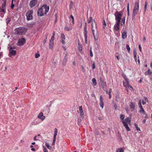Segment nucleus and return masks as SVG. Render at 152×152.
Instances as JSON below:
<instances>
[{"label":"nucleus","instance_id":"39","mask_svg":"<svg viewBox=\"0 0 152 152\" xmlns=\"http://www.w3.org/2000/svg\"><path fill=\"white\" fill-rule=\"evenodd\" d=\"M126 49L129 52V51L130 50V48L129 47V46L128 45H127L126 46Z\"/></svg>","mask_w":152,"mask_h":152},{"label":"nucleus","instance_id":"31","mask_svg":"<svg viewBox=\"0 0 152 152\" xmlns=\"http://www.w3.org/2000/svg\"><path fill=\"white\" fill-rule=\"evenodd\" d=\"M129 4L128 3L127 4V10L128 15H129Z\"/></svg>","mask_w":152,"mask_h":152},{"label":"nucleus","instance_id":"13","mask_svg":"<svg viewBox=\"0 0 152 152\" xmlns=\"http://www.w3.org/2000/svg\"><path fill=\"white\" fill-rule=\"evenodd\" d=\"M9 52L13 56L15 55L16 51L15 50H13L12 48H10L9 49Z\"/></svg>","mask_w":152,"mask_h":152},{"label":"nucleus","instance_id":"2","mask_svg":"<svg viewBox=\"0 0 152 152\" xmlns=\"http://www.w3.org/2000/svg\"><path fill=\"white\" fill-rule=\"evenodd\" d=\"M49 7L47 5H45L41 7L37 11V14L39 16H40L46 14L48 11Z\"/></svg>","mask_w":152,"mask_h":152},{"label":"nucleus","instance_id":"8","mask_svg":"<svg viewBox=\"0 0 152 152\" xmlns=\"http://www.w3.org/2000/svg\"><path fill=\"white\" fill-rule=\"evenodd\" d=\"M100 103L99 105L101 108L102 109L104 107V103L103 102V99L102 98V96L101 95L100 96Z\"/></svg>","mask_w":152,"mask_h":152},{"label":"nucleus","instance_id":"33","mask_svg":"<svg viewBox=\"0 0 152 152\" xmlns=\"http://www.w3.org/2000/svg\"><path fill=\"white\" fill-rule=\"evenodd\" d=\"M45 145L48 149H50L51 147L47 142H45Z\"/></svg>","mask_w":152,"mask_h":152},{"label":"nucleus","instance_id":"10","mask_svg":"<svg viewBox=\"0 0 152 152\" xmlns=\"http://www.w3.org/2000/svg\"><path fill=\"white\" fill-rule=\"evenodd\" d=\"M38 118L41 119L42 121L44 120L45 118V116H43L42 112L40 113L38 116Z\"/></svg>","mask_w":152,"mask_h":152},{"label":"nucleus","instance_id":"58","mask_svg":"<svg viewBox=\"0 0 152 152\" xmlns=\"http://www.w3.org/2000/svg\"><path fill=\"white\" fill-rule=\"evenodd\" d=\"M139 48L140 51L141 52L142 51V48L140 45L139 46Z\"/></svg>","mask_w":152,"mask_h":152},{"label":"nucleus","instance_id":"62","mask_svg":"<svg viewBox=\"0 0 152 152\" xmlns=\"http://www.w3.org/2000/svg\"><path fill=\"white\" fill-rule=\"evenodd\" d=\"M5 9H2L1 11L3 12H4L5 11L4 10Z\"/></svg>","mask_w":152,"mask_h":152},{"label":"nucleus","instance_id":"47","mask_svg":"<svg viewBox=\"0 0 152 152\" xmlns=\"http://www.w3.org/2000/svg\"><path fill=\"white\" fill-rule=\"evenodd\" d=\"M95 63H93V64H92V69L93 70L95 68Z\"/></svg>","mask_w":152,"mask_h":152},{"label":"nucleus","instance_id":"43","mask_svg":"<svg viewBox=\"0 0 152 152\" xmlns=\"http://www.w3.org/2000/svg\"><path fill=\"white\" fill-rule=\"evenodd\" d=\"M43 151L44 152H48V150L46 148L44 147H43Z\"/></svg>","mask_w":152,"mask_h":152},{"label":"nucleus","instance_id":"27","mask_svg":"<svg viewBox=\"0 0 152 152\" xmlns=\"http://www.w3.org/2000/svg\"><path fill=\"white\" fill-rule=\"evenodd\" d=\"M124 121L127 124L131 122V120L129 118H126Z\"/></svg>","mask_w":152,"mask_h":152},{"label":"nucleus","instance_id":"51","mask_svg":"<svg viewBox=\"0 0 152 152\" xmlns=\"http://www.w3.org/2000/svg\"><path fill=\"white\" fill-rule=\"evenodd\" d=\"M37 137V136H35L34 137V140L35 141H37V140H39L38 139H37V138H36Z\"/></svg>","mask_w":152,"mask_h":152},{"label":"nucleus","instance_id":"30","mask_svg":"<svg viewBox=\"0 0 152 152\" xmlns=\"http://www.w3.org/2000/svg\"><path fill=\"white\" fill-rule=\"evenodd\" d=\"M135 127L136 129L138 131H140V130L139 128L138 127V126L137 124H135Z\"/></svg>","mask_w":152,"mask_h":152},{"label":"nucleus","instance_id":"50","mask_svg":"<svg viewBox=\"0 0 152 152\" xmlns=\"http://www.w3.org/2000/svg\"><path fill=\"white\" fill-rule=\"evenodd\" d=\"M85 37H87V31H84Z\"/></svg>","mask_w":152,"mask_h":152},{"label":"nucleus","instance_id":"34","mask_svg":"<svg viewBox=\"0 0 152 152\" xmlns=\"http://www.w3.org/2000/svg\"><path fill=\"white\" fill-rule=\"evenodd\" d=\"M147 4H148V3H147V1H146L145 2V7H144V11H145V12L146 10L147 6Z\"/></svg>","mask_w":152,"mask_h":152},{"label":"nucleus","instance_id":"7","mask_svg":"<svg viewBox=\"0 0 152 152\" xmlns=\"http://www.w3.org/2000/svg\"><path fill=\"white\" fill-rule=\"evenodd\" d=\"M26 40L25 39L23 38L19 39L17 45L18 46H20L23 45L25 43Z\"/></svg>","mask_w":152,"mask_h":152},{"label":"nucleus","instance_id":"52","mask_svg":"<svg viewBox=\"0 0 152 152\" xmlns=\"http://www.w3.org/2000/svg\"><path fill=\"white\" fill-rule=\"evenodd\" d=\"M64 39H61V42L63 44H65V42L64 41Z\"/></svg>","mask_w":152,"mask_h":152},{"label":"nucleus","instance_id":"17","mask_svg":"<svg viewBox=\"0 0 152 152\" xmlns=\"http://www.w3.org/2000/svg\"><path fill=\"white\" fill-rule=\"evenodd\" d=\"M123 124L127 131L130 130V129L128 126V125L125 122H123Z\"/></svg>","mask_w":152,"mask_h":152},{"label":"nucleus","instance_id":"1","mask_svg":"<svg viewBox=\"0 0 152 152\" xmlns=\"http://www.w3.org/2000/svg\"><path fill=\"white\" fill-rule=\"evenodd\" d=\"M91 21V30L94 40H97L99 36L97 25L95 20H92V18L90 17L88 20V23H90Z\"/></svg>","mask_w":152,"mask_h":152},{"label":"nucleus","instance_id":"25","mask_svg":"<svg viewBox=\"0 0 152 152\" xmlns=\"http://www.w3.org/2000/svg\"><path fill=\"white\" fill-rule=\"evenodd\" d=\"M92 81L94 84V86H96V79L95 78H93L92 79Z\"/></svg>","mask_w":152,"mask_h":152},{"label":"nucleus","instance_id":"15","mask_svg":"<svg viewBox=\"0 0 152 152\" xmlns=\"http://www.w3.org/2000/svg\"><path fill=\"white\" fill-rule=\"evenodd\" d=\"M140 113H142L143 114L145 115V118H147L148 117V115H147V114L145 113V112L144 111L142 107L140 108Z\"/></svg>","mask_w":152,"mask_h":152},{"label":"nucleus","instance_id":"40","mask_svg":"<svg viewBox=\"0 0 152 152\" xmlns=\"http://www.w3.org/2000/svg\"><path fill=\"white\" fill-rule=\"evenodd\" d=\"M90 56H91L93 57V53L92 51V50H91V48H90Z\"/></svg>","mask_w":152,"mask_h":152},{"label":"nucleus","instance_id":"28","mask_svg":"<svg viewBox=\"0 0 152 152\" xmlns=\"http://www.w3.org/2000/svg\"><path fill=\"white\" fill-rule=\"evenodd\" d=\"M125 17H124L122 18L121 22V25H123L124 24L125 22Z\"/></svg>","mask_w":152,"mask_h":152},{"label":"nucleus","instance_id":"49","mask_svg":"<svg viewBox=\"0 0 152 152\" xmlns=\"http://www.w3.org/2000/svg\"><path fill=\"white\" fill-rule=\"evenodd\" d=\"M57 133H54V137H53V138L56 139V136L57 135Z\"/></svg>","mask_w":152,"mask_h":152},{"label":"nucleus","instance_id":"64","mask_svg":"<svg viewBox=\"0 0 152 152\" xmlns=\"http://www.w3.org/2000/svg\"><path fill=\"white\" fill-rule=\"evenodd\" d=\"M100 83L102 82V81H103L102 80V78L101 77H100Z\"/></svg>","mask_w":152,"mask_h":152},{"label":"nucleus","instance_id":"6","mask_svg":"<svg viewBox=\"0 0 152 152\" xmlns=\"http://www.w3.org/2000/svg\"><path fill=\"white\" fill-rule=\"evenodd\" d=\"M38 0H31L29 3V6L31 8L34 7L37 4Z\"/></svg>","mask_w":152,"mask_h":152},{"label":"nucleus","instance_id":"57","mask_svg":"<svg viewBox=\"0 0 152 152\" xmlns=\"http://www.w3.org/2000/svg\"><path fill=\"white\" fill-rule=\"evenodd\" d=\"M54 133H58V130L56 128H55L54 130Z\"/></svg>","mask_w":152,"mask_h":152},{"label":"nucleus","instance_id":"20","mask_svg":"<svg viewBox=\"0 0 152 152\" xmlns=\"http://www.w3.org/2000/svg\"><path fill=\"white\" fill-rule=\"evenodd\" d=\"M100 83L103 88L104 89H105L106 88L107 86L106 82L103 81Z\"/></svg>","mask_w":152,"mask_h":152},{"label":"nucleus","instance_id":"55","mask_svg":"<svg viewBox=\"0 0 152 152\" xmlns=\"http://www.w3.org/2000/svg\"><path fill=\"white\" fill-rule=\"evenodd\" d=\"M10 21V19L9 18H8L7 19V23H8Z\"/></svg>","mask_w":152,"mask_h":152},{"label":"nucleus","instance_id":"21","mask_svg":"<svg viewBox=\"0 0 152 152\" xmlns=\"http://www.w3.org/2000/svg\"><path fill=\"white\" fill-rule=\"evenodd\" d=\"M126 31H124L123 32V33L122 34V37L124 39H125L127 37V35H126Z\"/></svg>","mask_w":152,"mask_h":152},{"label":"nucleus","instance_id":"38","mask_svg":"<svg viewBox=\"0 0 152 152\" xmlns=\"http://www.w3.org/2000/svg\"><path fill=\"white\" fill-rule=\"evenodd\" d=\"M70 18H72V23L73 24H74V18L72 16V15H71L70 16Z\"/></svg>","mask_w":152,"mask_h":152},{"label":"nucleus","instance_id":"22","mask_svg":"<svg viewBox=\"0 0 152 152\" xmlns=\"http://www.w3.org/2000/svg\"><path fill=\"white\" fill-rule=\"evenodd\" d=\"M72 28V27H69L67 26H65L64 28V29L65 30H66L67 31H69L70 30H71Z\"/></svg>","mask_w":152,"mask_h":152},{"label":"nucleus","instance_id":"61","mask_svg":"<svg viewBox=\"0 0 152 152\" xmlns=\"http://www.w3.org/2000/svg\"><path fill=\"white\" fill-rule=\"evenodd\" d=\"M46 39H45L43 41V43L44 44H45L46 42Z\"/></svg>","mask_w":152,"mask_h":152},{"label":"nucleus","instance_id":"26","mask_svg":"<svg viewBox=\"0 0 152 152\" xmlns=\"http://www.w3.org/2000/svg\"><path fill=\"white\" fill-rule=\"evenodd\" d=\"M125 118V116L124 115H120V119H121L122 123L123 122H125L124 119Z\"/></svg>","mask_w":152,"mask_h":152},{"label":"nucleus","instance_id":"41","mask_svg":"<svg viewBox=\"0 0 152 152\" xmlns=\"http://www.w3.org/2000/svg\"><path fill=\"white\" fill-rule=\"evenodd\" d=\"M103 25L104 26L103 27V28L104 29L105 26H106V24L105 21V20H103Z\"/></svg>","mask_w":152,"mask_h":152},{"label":"nucleus","instance_id":"53","mask_svg":"<svg viewBox=\"0 0 152 152\" xmlns=\"http://www.w3.org/2000/svg\"><path fill=\"white\" fill-rule=\"evenodd\" d=\"M84 31H87V27L86 26H85L84 27Z\"/></svg>","mask_w":152,"mask_h":152},{"label":"nucleus","instance_id":"24","mask_svg":"<svg viewBox=\"0 0 152 152\" xmlns=\"http://www.w3.org/2000/svg\"><path fill=\"white\" fill-rule=\"evenodd\" d=\"M78 45L79 50H82V46L80 45V42L79 41L78 42Z\"/></svg>","mask_w":152,"mask_h":152},{"label":"nucleus","instance_id":"63","mask_svg":"<svg viewBox=\"0 0 152 152\" xmlns=\"http://www.w3.org/2000/svg\"><path fill=\"white\" fill-rule=\"evenodd\" d=\"M134 58L135 61L136 62L137 60V56L134 57Z\"/></svg>","mask_w":152,"mask_h":152},{"label":"nucleus","instance_id":"59","mask_svg":"<svg viewBox=\"0 0 152 152\" xmlns=\"http://www.w3.org/2000/svg\"><path fill=\"white\" fill-rule=\"evenodd\" d=\"M5 5H3V4H2V6H1V8L2 9H5Z\"/></svg>","mask_w":152,"mask_h":152},{"label":"nucleus","instance_id":"23","mask_svg":"<svg viewBox=\"0 0 152 152\" xmlns=\"http://www.w3.org/2000/svg\"><path fill=\"white\" fill-rule=\"evenodd\" d=\"M152 73V72L150 71V69H149L148 71L146 72H145V74L146 75H149L151 74Z\"/></svg>","mask_w":152,"mask_h":152},{"label":"nucleus","instance_id":"14","mask_svg":"<svg viewBox=\"0 0 152 152\" xmlns=\"http://www.w3.org/2000/svg\"><path fill=\"white\" fill-rule=\"evenodd\" d=\"M79 110L80 115L81 116H83L84 115V113L83 110L82 106L79 107Z\"/></svg>","mask_w":152,"mask_h":152},{"label":"nucleus","instance_id":"48","mask_svg":"<svg viewBox=\"0 0 152 152\" xmlns=\"http://www.w3.org/2000/svg\"><path fill=\"white\" fill-rule=\"evenodd\" d=\"M3 1L2 4L6 5V0H2Z\"/></svg>","mask_w":152,"mask_h":152},{"label":"nucleus","instance_id":"29","mask_svg":"<svg viewBox=\"0 0 152 152\" xmlns=\"http://www.w3.org/2000/svg\"><path fill=\"white\" fill-rule=\"evenodd\" d=\"M124 150L122 148H118L116 151V152H124Z\"/></svg>","mask_w":152,"mask_h":152},{"label":"nucleus","instance_id":"36","mask_svg":"<svg viewBox=\"0 0 152 152\" xmlns=\"http://www.w3.org/2000/svg\"><path fill=\"white\" fill-rule=\"evenodd\" d=\"M138 105L140 108L142 107L141 105V100H140L139 101Z\"/></svg>","mask_w":152,"mask_h":152},{"label":"nucleus","instance_id":"4","mask_svg":"<svg viewBox=\"0 0 152 152\" xmlns=\"http://www.w3.org/2000/svg\"><path fill=\"white\" fill-rule=\"evenodd\" d=\"M114 15L115 16V19L116 22H120L122 16V13L121 12L116 11Z\"/></svg>","mask_w":152,"mask_h":152},{"label":"nucleus","instance_id":"37","mask_svg":"<svg viewBox=\"0 0 152 152\" xmlns=\"http://www.w3.org/2000/svg\"><path fill=\"white\" fill-rule=\"evenodd\" d=\"M119 99H120L119 96L118 95L116 96V99H115L118 102L119 101Z\"/></svg>","mask_w":152,"mask_h":152},{"label":"nucleus","instance_id":"60","mask_svg":"<svg viewBox=\"0 0 152 152\" xmlns=\"http://www.w3.org/2000/svg\"><path fill=\"white\" fill-rule=\"evenodd\" d=\"M109 99H110L111 97V93L110 92H109Z\"/></svg>","mask_w":152,"mask_h":152},{"label":"nucleus","instance_id":"11","mask_svg":"<svg viewBox=\"0 0 152 152\" xmlns=\"http://www.w3.org/2000/svg\"><path fill=\"white\" fill-rule=\"evenodd\" d=\"M120 22H116V24L114 26L115 29L117 31H118L119 29V26L120 24Z\"/></svg>","mask_w":152,"mask_h":152},{"label":"nucleus","instance_id":"16","mask_svg":"<svg viewBox=\"0 0 152 152\" xmlns=\"http://www.w3.org/2000/svg\"><path fill=\"white\" fill-rule=\"evenodd\" d=\"M53 41H49V48L50 49H53L54 45Z\"/></svg>","mask_w":152,"mask_h":152},{"label":"nucleus","instance_id":"42","mask_svg":"<svg viewBox=\"0 0 152 152\" xmlns=\"http://www.w3.org/2000/svg\"><path fill=\"white\" fill-rule=\"evenodd\" d=\"M55 39L54 37L53 36H52L51 39L50 40V41H53Z\"/></svg>","mask_w":152,"mask_h":152},{"label":"nucleus","instance_id":"44","mask_svg":"<svg viewBox=\"0 0 152 152\" xmlns=\"http://www.w3.org/2000/svg\"><path fill=\"white\" fill-rule=\"evenodd\" d=\"M40 56V54L38 53H36L35 55V57L36 58H38Z\"/></svg>","mask_w":152,"mask_h":152},{"label":"nucleus","instance_id":"54","mask_svg":"<svg viewBox=\"0 0 152 152\" xmlns=\"http://www.w3.org/2000/svg\"><path fill=\"white\" fill-rule=\"evenodd\" d=\"M142 103L143 105L145 104H146V102L144 100H142Z\"/></svg>","mask_w":152,"mask_h":152},{"label":"nucleus","instance_id":"32","mask_svg":"<svg viewBox=\"0 0 152 152\" xmlns=\"http://www.w3.org/2000/svg\"><path fill=\"white\" fill-rule=\"evenodd\" d=\"M61 39H65V36L63 34H61Z\"/></svg>","mask_w":152,"mask_h":152},{"label":"nucleus","instance_id":"45","mask_svg":"<svg viewBox=\"0 0 152 152\" xmlns=\"http://www.w3.org/2000/svg\"><path fill=\"white\" fill-rule=\"evenodd\" d=\"M134 56L135 57L137 56V53L135 51H134L133 53Z\"/></svg>","mask_w":152,"mask_h":152},{"label":"nucleus","instance_id":"18","mask_svg":"<svg viewBox=\"0 0 152 152\" xmlns=\"http://www.w3.org/2000/svg\"><path fill=\"white\" fill-rule=\"evenodd\" d=\"M67 54H66L64 58L62 64L63 65H64L66 64L67 61Z\"/></svg>","mask_w":152,"mask_h":152},{"label":"nucleus","instance_id":"19","mask_svg":"<svg viewBox=\"0 0 152 152\" xmlns=\"http://www.w3.org/2000/svg\"><path fill=\"white\" fill-rule=\"evenodd\" d=\"M130 110L131 111H133L134 110L135 106L132 102H131L130 105Z\"/></svg>","mask_w":152,"mask_h":152},{"label":"nucleus","instance_id":"12","mask_svg":"<svg viewBox=\"0 0 152 152\" xmlns=\"http://www.w3.org/2000/svg\"><path fill=\"white\" fill-rule=\"evenodd\" d=\"M24 27H19L18 28V31L19 33H22L25 29Z\"/></svg>","mask_w":152,"mask_h":152},{"label":"nucleus","instance_id":"56","mask_svg":"<svg viewBox=\"0 0 152 152\" xmlns=\"http://www.w3.org/2000/svg\"><path fill=\"white\" fill-rule=\"evenodd\" d=\"M144 101H145L146 102H148V100L147 97H144Z\"/></svg>","mask_w":152,"mask_h":152},{"label":"nucleus","instance_id":"9","mask_svg":"<svg viewBox=\"0 0 152 152\" xmlns=\"http://www.w3.org/2000/svg\"><path fill=\"white\" fill-rule=\"evenodd\" d=\"M123 77L124 78V79L125 80L128 86V87H130L132 89L133 88L132 87V86H131L130 85H129V79L126 77V76L125 75H123Z\"/></svg>","mask_w":152,"mask_h":152},{"label":"nucleus","instance_id":"46","mask_svg":"<svg viewBox=\"0 0 152 152\" xmlns=\"http://www.w3.org/2000/svg\"><path fill=\"white\" fill-rule=\"evenodd\" d=\"M56 139L53 138V142L52 143V145H54L55 144V141H56Z\"/></svg>","mask_w":152,"mask_h":152},{"label":"nucleus","instance_id":"5","mask_svg":"<svg viewBox=\"0 0 152 152\" xmlns=\"http://www.w3.org/2000/svg\"><path fill=\"white\" fill-rule=\"evenodd\" d=\"M33 11L32 10H29L28 11L26 14V18L27 20H30L32 19V14Z\"/></svg>","mask_w":152,"mask_h":152},{"label":"nucleus","instance_id":"3","mask_svg":"<svg viewBox=\"0 0 152 152\" xmlns=\"http://www.w3.org/2000/svg\"><path fill=\"white\" fill-rule=\"evenodd\" d=\"M139 8V2H136L134 3V8L133 10L132 16L134 17L138 12Z\"/></svg>","mask_w":152,"mask_h":152},{"label":"nucleus","instance_id":"35","mask_svg":"<svg viewBox=\"0 0 152 152\" xmlns=\"http://www.w3.org/2000/svg\"><path fill=\"white\" fill-rule=\"evenodd\" d=\"M13 0H12V4L11 6V9H13L15 6V5L13 4Z\"/></svg>","mask_w":152,"mask_h":152}]
</instances>
